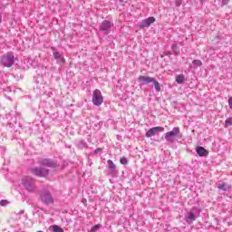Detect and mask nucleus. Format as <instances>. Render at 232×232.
Listing matches in <instances>:
<instances>
[{"mask_svg": "<svg viewBox=\"0 0 232 232\" xmlns=\"http://www.w3.org/2000/svg\"><path fill=\"white\" fill-rule=\"evenodd\" d=\"M159 131H164V127H154L150 129L146 132L145 137H147V139H151V137H154V135H157Z\"/></svg>", "mask_w": 232, "mask_h": 232, "instance_id": "5", "label": "nucleus"}, {"mask_svg": "<svg viewBox=\"0 0 232 232\" xmlns=\"http://www.w3.org/2000/svg\"><path fill=\"white\" fill-rule=\"evenodd\" d=\"M110 28H111V22L108 20L103 21L100 25V30H102V32H106V30H110Z\"/></svg>", "mask_w": 232, "mask_h": 232, "instance_id": "12", "label": "nucleus"}, {"mask_svg": "<svg viewBox=\"0 0 232 232\" xmlns=\"http://www.w3.org/2000/svg\"><path fill=\"white\" fill-rule=\"evenodd\" d=\"M31 171L33 175H35L36 177H44L45 175H48V169L44 168H34Z\"/></svg>", "mask_w": 232, "mask_h": 232, "instance_id": "7", "label": "nucleus"}, {"mask_svg": "<svg viewBox=\"0 0 232 232\" xmlns=\"http://www.w3.org/2000/svg\"><path fill=\"white\" fill-rule=\"evenodd\" d=\"M107 162H108L109 169L113 171V169H115V168H116L115 163H113V161L111 160H108Z\"/></svg>", "mask_w": 232, "mask_h": 232, "instance_id": "18", "label": "nucleus"}, {"mask_svg": "<svg viewBox=\"0 0 232 232\" xmlns=\"http://www.w3.org/2000/svg\"><path fill=\"white\" fill-rule=\"evenodd\" d=\"M179 133H180V128L174 127L172 130L168 131L165 134V139L167 142H171V143L175 142V137H178Z\"/></svg>", "mask_w": 232, "mask_h": 232, "instance_id": "3", "label": "nucleus"}, {"mask_svg": "<svg viewBox=\"0 0 232 232\" xmlns=\"http://www.w3.org/2000/svg\"><path fill=\"white\" fill-rule=\"evenodd\" d=\"M121 164H123L124 166H126V164H128V159L126 157H122L120 160Z\"/></svg>", "mask_w": 232, "mask_h": 232, "instance_id": "22", "label": "nucleus"}, {"mask_svg": "<svg viewBox=\"0 0 232 232\" xmlns=\"http://www.w3.org/2000/svg\"><path fill=\"white\" fill-rule=\"evenodd\" d=\"M99 227H101V225H95L94 227H92L91 231H97V229H99Z\"/></svg>", "mask_w": 232, "mask_h": 232, "instance_id": "24", "label": "nucleus"}, {"mask_svg": "<svg viewBox=\"0 0 232 232\" xmlns=\"http://www.w3.org/2000/svg\"><path fill=\"white\" fill-rule=\"evenodd\" d=\"M53 57L56 61H58V63H60L61 64H64L65 61L64 58L61 55V53L59 52H54L53 53Z\"/></svg>", "mask_w": 232, "mask_h": 232, "instance_id": "14", "label": "nucleus"}, {"mask_svg": "<svg viewBox=\"0 0 232 232\" xmlns=\"http://www.w3.org/2000/svg\"><path fill=\"white\" fill-rule=\"evenodd\" d=\"M41 166H46L47 168H57V163L50 159H44L40 161Z\"/></svg>", "mask_w": 232, "mask_h": 232, "instance_id": "8", "label": "nucleus"}, {"mask_svg": "<svg viewBox=\"0 0 232 232\" xmlns=\"http://www.w3.org/2000/svg\"><path fill=\"white\" fill-rule=\"evenodd\" d=\"M154 83V88L156 90V92H160V83L159 82H157L155 79H154V82H152Z\"/></svg>", "mask_w": 232, "mask_h": 232, "instance_id": "19", "label": "nucleus"}, {"mask_svg": "<svg viewBox=\"0 0 232 232\" xmlns=\"http://www.w3.org/2000/svg\"><path fill=\"white\" fill-rule=\"evenodd\" d=\"M14 63H15V58L12 53H7L1 59V64H3L4 68H12Z\"/></svg>", "mask_w": 232, "mask_h": 232, "instance_id": "2", "label": "nucleus"}, {"mask_svg": "<svg viewBox=\"0 0 232 232\" xmlns=\"http://www.w3.org/2000/svg\"><path fill=\"white\" fill-rule=\"evenodd\" d=\"M196 151L199 157H208V155H209V151L204 147H197Z\"/></svg>", "mask_w": 232, "mask_h": 232, "instance_id": "11", "label": "nucleus"}, {"mask_svg": "<svg viewBox=\"0 0 232 232\" xmlns=\"http://www.w3.org/2000/svg\"><path fill=\"white\" fill-rule=\"evenodd\" d=\"M228 106L232 110V96L228 99Z\"/></svg>", "mask_w": 232, "mask_h": 232, "instance_id": "25", "label": "nucleus"}, {"mask_svg": "<svg viewBox=\"0 0 232 232\" xmlns=\"http://www.w3.org/2000/svg\"><path fill=\"white\" fill-rule=\"evenodd\" d=\"M176 82H178V84H182V82H184L183 74H179L176 76Z\"/></svg>", "mask_w": 232, "mask_h": 232, "instance_id": "17", "label": "nucleus"}, {"mask_svg": "<svg viewBox=\"0 0 232 232\" xmlns=\"http://www.w3.org/2000/svg\"><path fill=\"white\" fill-rule=\"evenodd\" d=\"M192 63L196 68H198V66L202 65V61H200V60H194Z\"/></svg>", "mask_w": 232, "mask_h": 232, "instance_id": "21", "label": "nucleus"}, {"mask_svg": "<svg viewBox=\"0 0 232 232\" xmlns=\"http://www.w3.org/2000/svg\"><path fill=\"white\" fill-rule=\"evenodd\" d=\"M229 126H232V117H230L225 121V127L229 128Z\"/></svg>", "mask_w": 232, "mask_h": 232, "instance_id": "20", "label": "nucleus"}, {"mask_svg": "<svg viewBox=\"0 0 232 232\" xmlns=\"http://www.w3.org/2000/svg\"><path fill=\"white\" fill-rule=\"evenodd\" d=\"M200 1V3H204V0H199Z\"/></svg>", "mask_w": 232, "mask_h": 232, "instance_id": "26", "label": "nucleus"}, {"mask_svg": "<svg viewBox=\"0 0 232 232\" xmlns=\"http://www.w3.org/2000/svg\"><path fill=\"white\" fill-rule=\"evenodd\" d=\"M138 81L139 82H143L144 84H150V82H155V78L140 75L139 76Z\"/></svg>", "mask_w": 232, "mask_h": 232, "instance_id": "9", "label": "nucleus"}, {"mask_svg": "<svg viewBox=\"0 0 232 232\" xmlns=\"http://www.w3.org/2000/svg\"><path fill=\"white\" fill-rule=\"evenodd\" d=\"M50 228L53 230V232H64V229L57 225H53L50 227Z\"/></svg>", "mask_w": 232, "mask_h": 232, "instance_id": "15", "label": "nucleus"}, {"mask_svg": "<svg viewBox=\"0 0 232 232\" xmlns=\"http://www.w3.org/2000/svg\"><path fill=\"white\" fill-rule=\"evenodd\" d=\"M7 204H8V200H6V199H2L0 201V206H6Z\"/></svg>", "mask_w": 232, "mask_h": 232, "instance_id": "23", "label": "nucleus"}, {"mask_svg": "<svg viewBox=\"0 0 232 232\" xmlns=\"http://www.w3.org/2000/svg\"><path fill=\"white\" fill-rule=\"evenodd\" d=\"M153 23H155V17L150 16L147 19L142 20L141 25L143 26V28H150V26H151Z\"/></svg>", "mask_w": 232, "mask_h": 232, "instance_id": "10", "label": "nucleus"}, {"mask_svg": "<svg viewBox=\"0 0 232 232\" xmlns=\"http://www.w3.org/2000/svg\"><path fill=\"white\" fill-rule=\"evenodd\" d=\"M218 188L222 191H227V189H229V187H227V184H226V182L219 184Z\"/></svg>", "mask_w": 232, "mask_h": 232, "instance_id": "16", "label": "nucleus"}, {"mask_svg": "<svg viewBox=\"0 0 232 232\" xmlns=\"http://www.w3.org/2000/svg\"><path fill=\"white\" fill-rule=\"evenodd\" d=\"M23 184L27 191H35V181L32 178H24Z\"/></svg>", "mask_w": 232, "mask_h": 232, "instance_id": "4", "label": "nucleus"}, {"mask_svg": "<svg viewBox=\"0 0 232 232\" xmlns=\"http://www.w3.org/2000/svg\"><path fill=\"white\" fill-rule=\"evenodd\" d=\"M186 222H190V224H193L195 220H197V217L195 216V213L193 212H188L185 216Z\"/></svg>", "mask_w": 232, "mask_h": 232, "instance_id": "13", "label": "nucleus"}, {"mask_svg": "<svg viewBox=\"0 0 232 232\" xmlns=\"http://www.w3.org/2000/svg\"><path fill=\"white\" fill-rule=\"evenodd\" d=\"M41 200L44 204H53V197L50 192H44L41 195Z\"/></svg>", "mask_w": 232, "mask_h": 232, "instance_id": "6", "label": "nucleus"}, {"mask_svg": "<svg viewBox=\"0 0 232 232\" xmlns=\"http://www.w3.org/2000/svg\"><path fill=\"white\" fill-rule=\"evenodd\" d=\"M92 102L94 106H101L104 102V97H102V92L101 90L96 89L92 92Z\"/></svg>", "mask_w": 232, "mask_h": 232, "instance_id": "1", "label": "nucleus"}]
</instances>
